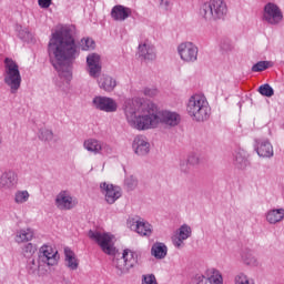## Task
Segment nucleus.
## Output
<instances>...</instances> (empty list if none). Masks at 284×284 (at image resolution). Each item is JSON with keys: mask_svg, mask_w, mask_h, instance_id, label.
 Instances as JSON below:
<instances>
[{"mask_svg": "<svg viewBox=\"0 0 284 284\" xmlns=\"http://www.w3.org/2000/svg\"><path fill=\"white\" fill-rule=\"evenodd\" d=\"M72 34V27L63 26L51 34L48 44L49 59L59 75L55 85L62 92L70 90L72 63L79 57V45Z\"/></svg>", "mask_w": 284, "mask_h": 284, "instance_id": "1", "label": "nucleus"}, {"mask_svg": "<svg viewBox=\"0 0 284 284\" xmlns=\"http://www.w3.org/2000/svg\"><path fill=\"white\" fill-rule=\"evenodd\" d=\"M122 110L126 123L133 130L145 132V130H154V128H159V114L150 108V104L141 102V99L139 98L125 99Z\"/></svg>", "mask_w": 284, "mask_h": 284, "instance_id": "2", "label": "nucleus"}, {"mask_svg": "<svg viewBox=\"0 0 284 284\" xmlns=\"http://www.w3.org/2000/svg\"><path fill=\"white\" fill-rule=\"evenodd\" d=\"M186 113L195 123H203L210 119L212 109L207 98L203 94H193L186 102Z\"/></svg>", "mask_w": 284, "mask_h": 284, "instance_id": "3", "label": "nucleus"}, {"mask_svg": "<svg viewBox=\"0 0 284 284\" xmlns=\"http://www.w3.org/2000/svg\"><path fill=\"white\" fill-rule=\"evenodd\" d=\"M200 16L205 21H221L227 17V4L223 0H211L201 6Z\"/></svg>", "mask_w": 284, "mask_h": 284, "instance_id": "4", "label": "nucleus"}, {"mask_svg": "<svg viewBox=\"0 0 284 284\" xmlns=\"http://www.w3.org/2000/svg\"><path fill=\"white\" fill-rule=\"evenodd\" d=\"M4 83L10 88L11 94H17L19 88H21V71H19V64L11 58L4 59Z\"/></svg>", "mask_w": 284, "mask_h": 284, "instance_id": "5", "label": "nucleus"}, {"mask_svg": "<svg viewBox=\"0 0 284 284\" xmlns=\"http://www.w3.org/2000/svg\"><path fill=\"white\" fill-rule=\"evenodd\" d=\"M139 263V254L132 250H124L122 255H115L113 257L112 265L115 267V274L123 276L130 274V271L134 265Z\"/></svg>", "mask_w": 284, "mask_h": 284, "instance_id": "6", "label": "nucleus"}, {"mask_svg": "<svg viewBox=\"0 0 284 284\" xmlns=\"http://www.w3.org/2000/svg\"><path fill=\"white\" fill-rule=\"evenodd\" d=\"M88 235L91 241H94L97 244H99L104 254H108L109 256H114V254H116V247H114L113 242L114 235L92 230L89 231Z\"/></svg>", "mask_w": 284, "mask_h": 284, "instance_id": "7", "label": "nucleus"}, {"mask_svg": "<svg viewBox=\"0 0 284 284\" xmlns=\"http://www.w3.org/2000/svg\"><path fill=\"white\" fill-rule=\"evenodd\" d=\"M37 265L34 271H41L43 265H48L49 267H54V265L59 264V251L54 250L51 245L43 244L40 247V253L38 256Z\"/></svg>", "mask_w": 284, "mask_h": 284, "instance_id": "8", "label": "nucleus"}, {"mask_svg": "<svg viewBox=\"0 0 284 284\" xmlns=\"http://www.w3.org/2000/svg\"><path fill=\"white\" fill-rule=\"evenodd\" d=\"M54 204L58 210L68 212L79 205V200H77L70 191L62 190L57 194Z\"/></svg>", "mask_w": 284, "mask_h": 284, "instance_id": "9", "label": "nucleus"}, {"mask_svg": "<svg viewBox=\"0 0 284 284\" xmlns=\"http://www.w3.org/2000/svg\"><path fill=\"white\" fill-rule=\"evenodd\" d=\"M178 54L184 63H195L199 60V47L192 42H182L178 47Z\"/></svg>", "mask_w": 284, "mask_h": 284, "instance_id": "10", "label": "nucleus"}, {"mask_svg": "<svg viewBox=\"0 0 284 284\" xmlns=\"http://www.w3.org/2000/svg\"><path fill=\"white\" fill-rule=\"evenodd\" d=\"M263 21L270 26H278L283 21V11L275 3L268 2L264 6Z\"/></svg>", "mask_w": 284, "mask_h": 284, "instance_id": "11", "label": "nucleus"}, {"mask_svg": "<svg viewBox=\"0 0 284 284\" xmlns=\"http://www.w3.org/2000/svg\"><path fill=\"white\" fill-rule=\"evenodd\" d=\"M100 192L103 194L104 200L109 205H114V203L123 196V191H121L120 186L108 182L100 183Z\"/></svg>", "mask_w": 284, "mask_h": 284, "instance_id": "12", "label": "nucleus"}, {"mask_svg": "<svg viewBox=\"0 0 284 284\" xmlns=\"http://www.w3.org/2000/svg\"><path fill=\"white\" fill-rule=\"evenodd\" d=\"M92 103L94 109L101 112L112 113L119 110V103H116L115 99L110 97L98 95L93 98Z\"/></svg>", "mask_w": 284, "mask_h": 284, "instance_id": "13", "label": "nucleus"}, {"mask_svg": "<svg viewBox=\"0 0 284 284\" xmlns=\"http://www.w3.org/2000/svg\"><path fill=\"white\" fill-rule=\"evenodd\" d=\"M126 226L132 232H136L140 236H152V224L144 220L134 217L126 221Z\"/></svg>", "mask_w": 284, "mask_h": 284, "instance_id": "14", "label": "nucleus"}, {"mask_svg": "<svg viewBox=\"0 0 284 284\" xmlns=\"http://www.w3.org/2000/svg\"><path fill=\"white\" fill-rule=\"evenodd\" d=\"M192 236V227L187 224L181 225L172 235L171 241L174 247H185V241Z\"/></svg>", "mask_w": 284, "mask_h": 284, "instance_id": "15", "label": "nucleus"}, {"mask_svg": "<svg viewBox=\"0 0 284 284\" xmlns=\"http://www.w3.org/2000/svg\"><path fill=\"white\" fill-rule=\"evenodd\" d=\"M253 148L261 159H272L274 156V145L267 139H255Z\"/></svg>", "mask_w": 284, "mask_h": 284, "instance_id": "16", "label": "nucleus"}, {"mask_svg": "<svg viewBox=\"0 0 284 284\" xmlns=\"http://www.w3.org/2000/svg\"><path fill=\"white\" fill-rule=\"evenodd\" d=\"M19 185V174L17 172L9 170L1 174L0 176V189L1 190H16Z\"/></svg>", "mask_w": 284, "mask_h": 284, "instance_id": "17", "label": "nucleus"}, {"mask_svg": "<svg viewBox=\"0 0 284 284\" xmlns=\"http://www.w3.org/2000/svg\"><path fill=\"white\" fill-rule=\"evenodd\" d=\"M88 72L93 79H99L101 74V55L98 53H90L87 57Z\"/></svg>", "mask_w": 284, "mask_h": 284, "instance_id": "18", "label": "nucleus"}, {"mask_svg": "<svg viewBox=\"0 0 284 284\" xmlns=\"http://www.w3.org/2000/svg\"><path fill=\"white\" fill-rule=\"evenodd\" d=\"M132 148L138 156H148L150 154V142L145 135H136L133 140Z\"/></svg>", "mask_w": 284, "mask_h": 284, "instance_id": "19", "label": "nucleus"}, {"mask_svg": "<svg viewBox=\"0 0 284 284\" xmlns=\"http://www.w3.org/2000/svg\"><path fill=\"white\" fill-rule=\"evenodd\" d=\"M159 123H164L170 128H176L181 123V114L174 111H161L158 113Z\"/></svg>", "mask_w": 284, "mask_h": 284, "instance_id": "20", "label": "nucleus"}, {"mask_svg": "<svg viewBox=\"0 0 284 284\" xmlns=\"http://www.w3.org/2000/svg\"><path fill=\"white\" fill-rule=\"evenodd\" d=\"M250 154L243 149H237L233 153V164L237 170H245L250 165Z\"/></svg>", "mask_w": 284, "mask_h": 284, "instance_id": "21", "label": "nucleus"}, {"mask_svg": "<svg viewBox=\"0 0 284 284\" xmlns=\"http://www.w3.org/2000/svg\"><path fill=\"white\" fill-rule=\"evenodd\" d=\"M129 17H132V9L125 6L116 4L111 9V19L113 21H125Z\"/></svg>", "mask_w": 284, "mask_h": 284, "instance_id": "22", "label": "nucleus"}, {"mask_svg": "<svg viewBox=\"0 0 284 284\" xmlns=\"http://www.w3.org/2000/svg\"><path fill=\"white\" fill-rule=\"evenodd\" d=\"M139 57L143 58L144 61H154L156 59V49L148 41L139 45Z\"/></svg>", "mask_w": 284, "mask_h": 284, "instance_id": "23", "label": "nucleus"}, {"mask_svg": "<svg viewBox=\"0 0 284 284\" xmlns=\"http://www.w3.org/2000/svg\"><path fill=\"white\" fill-rule=\"evenodd\" d=\"M64 265L71 272L79 270V258H77V254L70 247H64Z\"/></svg>", "mask_w": 284, "mask_h": 284, "instance_id": "24", "label": "nucleus"}, {"mask_svg": "<svg viewBox=\"0 0 284 284\" xmlns=\"http://www.w3.org/2000/svg\"><path fill=\"white\" fill-rule=\"evenodd\" d=\"M33 239H34V230H32L31 227H27V229H20L16 232L14 241L19 245H21V243H30V241H32Z\"/></svg>", "mask_w": 284, "mask_h": 284, "instance_id": "25", "label": "nucleus"}, {"mask_svg": "<svg viewBox=\"0 0 284 284\" xmlns=\"http://www.w3.org/2000/svg\"><path fill=\"white\" fill-rule=\"evenodd\" d=\"M102 143L101 140L90 138L83 142V148L87 152H91V154H101Z\"/></svg>", "mask_w": 284, "mask_h": 284, "instance_id": "26", "label": "nucleus"}, {"mask_svg": "<svg viewBox=\"0 0 284 284\" xmlns=\"http://www.w3.org/2000/svg\"><path fill=\"white\" fill-rule=\"evenodd\" d=\"M99 85L104 92H114L116 80L110 75H102L99 80Z\"/></svg>", "mask_w": 284, "mask_h": 284, "instance_id": "27", "label": "nucleus"}, {"mask_svg": "<svg viewBox=\"0 0 284 284\" xmlns=\"http://www.w3.org/2000/svg\"><path fill=\"white\" fill-rule=\"evenodd\" d=\"M284 219V209H274L267 212L266 221L271 223V225H275V223H281Z\"/></svg>", "mask_w": 284, "mask_h": 284, "instance_id": "28", "label": "nucleus"}, {"mask_svg": "<svg viewBox=\"0 0 284 284\" xmlns=\"http://www.w3.org/2000/svg\"><path fill=\"white\" fill-rule=\"evenodd\" d=\"M151 254L155 258H165L168 256V246L163 243H155L151 248Z\"/></svg>", "mask_w": 284, "mask_h": 284, "instance_id": "29", "label": "nucleus"}, {"mask_svg": "<svg viewBox=\"0 0 284 284\" xmlns=\"http://www.w3.org/2000/svg\"><path fill=\"white\" fill-rule=\"evenodd\" d=\"M16 205H23L30 201V192L28 190H18L13 195Z\"/></svg>", "mask_w": 284, "mask_h": 284, "instance_id": "30", "label": "nucleus"}, {"mask_svg": "<svg viewBox=\"0 0 284 284\" xmlns=\"http://www.w3.org/2000/svg\"><path fill=\"white\" fill-rule=\"evenodd\" d=\"M234 284H256V282L254 281V277L247 275V273L245 272H239L235 276H234Z\"/></svg>", "mask_w": 284, "mask_h": 284, "instance_id": "31", "label": "nucleus"}, {"mask_svg": "<svg viewBox=\"0 0 284 284\" xmlns=\"http://www.w3.org/2000/svg\"><path fill=\"white\" fill-rule=\"evenodd\" d=\"M209 277L207 281L211 284H223V275L221 274V271L216 268H211L207 271Z\"/></svg>", "mask_w": 284, "mask_h": 284, "instance_id": "32", "label": "nucleus"}, {"mask_svg": "<svg viewBox=\"0 0 284 284\" xmlns=\"http://www.w3.org/2000/svg\"><path fill=\"white\" fill-rule=\"evenodd\" d=\"M241 258L245 265H256V257L252 253V250L244 248L241 252Z\"/></svg>", "mask_w": 284, "mask_h": 284, "instance_id": "33", "label": "nucleus"}, {"mask_svg": "<svg viewBox=\"0 0 284 284\" xmlns=\"http://www.w3.org/2000/svg\"><path fill=\"white\" fill-rule=\"evenodd\" d=\"M16 32H18V37L22 41H30V39H32V33H30L28 28H23L21 24L16 26Z\"/></svg>", "mask_w": 284, "mask_h": 284, "instance_id": "34", "label": "nucleus"}, {"mask_svg": "<svg viewBox=\"0 0 284 284\" xmlns=\"http://www.w3.org/2000/svg\"><path fill=\"white\" fill-rule=\"evenodd\" d=\"M95 45H97V43L91 38H82L81 41H80V48L84 52H88L90 50H94Z\"/></svg>", "mask_w": 284, "mask_h": 284, "instance_id": "35", "label": "nucleus"}, {"mask_svg": "<svg viewBox=\"0 0 284 284\" xmlns=\"http://www.w3.org/2000/svg\"><path fill=\"white\" fill-rule=\"evenodd\" d=\"M124 185L128 192H133L135 187H139V180H136V178L131 175L124 180Z\"/></svg>", "mask_w": 284, "mask_h": 284, "instance_id": "36", "label": "nucleus"}, {"mask_svg": "<svg viewBox=\"0 0 284 284\" xmlns=\"http://www.w3.org/2000/svg\"><path fill=\"white\" fill-rule=\"evenodd\" d=\"M179 170L184 176H190V174H192V166L186 160H180Z\"/></svg>", "mask_w": 284, "mask_h": 284, "instance_id": "37", "label": "nucleus"}, {"mask_svg": "<svg viewBox=\"0 0 284 284\" xmlns=\"http://www.w3.org/2000/svg\"><path fill=\"white\" fill-rule=\"evenodd\" d=\"M267 68H272V62L270 61H260L252 67V72H263L267 70Z\"/></svg>", "mask_w": 284, "mask_h": 284, "instance_id": "38", "label": "nucleus"}, {"mask_svg": "<svg viewBox=\"0 0 284 284\" xmlns=\"http://www.w3.org/2000/svg\"><path fill=\"white\" fill-rule=\"evenodd\" d=\"M38 136L41 141H52L54 133L49 129H40Z\"/></svg>", "mask_w": 284, "mask_h": 284, "instance_id": "39", "label": "nucleus"}, {"mask_svg": "<svg viewBox=\"0 0 284 284\" xmlns=\"http://www.w3.org/2000/svg\"><path fill=\"white\" fill-rule=\"evenodd\" d=\"M258 92L260 94H262V97H267V98L274 97V89L268 83L262 84L258 88Z\"/></svg>", "mask_w": 284, "mask_h": 284, "instance_id": "40", "label": "nucleus"}, {"mask_svg": "<svg viewBox=\"0 0 284 284\" xmlns=\"http://www.w3.org/2000/svg\"><path fill=\"white\" fill-rule=\"evenodd\" d=\"M22 252L27 258H30V256L37 253V245L28 243L23 246Z\"/></svg>", "mask_w": 284, "mask_h": 284, "instance_id": "41", "label": "nucleus"}, {"mask_svg": "<svg viewBox=\"0 0 284 284\" xmlns=\"http://www.w3.org/2000/svg\"><path fill=\"white\" fill-rule=\"evenodd\" d=\"M185 161H187L191 168H194L195 165L201 164V156L196 153H191L187 155V159Z\"/></svg>", "mask_w": 284, "mask_h": 284, "instance_id": "42", "label": "nucleus"}, {"mask_svg": "<svg viewBox=\"0 0 284 284\" xmlns=\"http://www.w3.org/2000/svg\"><path fill=\"white\" fill-rule=\"evenodd\" d=\"M143 94L144 97H150V98H154L159 95V89L152 87V88H145L143 90Z\"/></svg>", "mask_w": 284, "mask_h": 284, "instance_id": "43", "label": "nucleus"}, {"mask_svg": "<svg viewBox=\"0 0 284 284\" xmlns=\"http://www.w3.org/2000/svg\"><path fill=\"white\" fill-rule=\"evenodd\" d=\"M38 6H40L44 10H48V8L52 6V0H38Z\"/></svg>", "mask_w": 284, "mask_h": 284, "instance_id": "44", "label": "nucleus"}, {"mask_svg": "<svg viewBox=\"0 0 284 284\" xmlns=\"http://www.w3.org/2000/svg\"><path fill=\"white\" fill-rule=\"evenodd\" d=\"M101 154H112V146L105 142H102Z\"/></svg>", "mask_w": 284, "mask_h": 284, "instance_id": "45", "label": "nucleus"}, {"mask_svg": "<svg viewBox=\"0 0 284 284\" xmlns=\"http://www.w3.org/2000/svg\"><path fill=\"white\" fill-rule=\"evenodd\" d=\"M160 6L163 8V10H171L172 0H160Z\"/></svg>", "mask_w": 284, "mask_h": 284, "instance_id": "46", "label": "nucleus"}, {"mask_svg": "<svg viewBox=\"0 0 284 284\" xmlns=\"http://www.w3.org/2000/svg\"><path fill=\"white\" fill-rule=\"evenodd\" d=\"M196 284H207V278L204 275H196L195 276Z\"/></svg>", "mask_w": 284, "mask_h": 284, "instance_id": "47", "label": "nucleus"}, {"mask_svg": "<svg viewBox=\"0 0 284 284\" xmlns=\"http://www.w3.org/2000/svg\"><path fill=\"white\" fill-rule=\"evenodd\" d=\"M3 143V138L0 136V145Z\"/></svg>", "mask_w": 284, "mask_h": 284, "instance_id": "48", "label": "nucleus"}, {"mask_svg": "<svg viewBox=\"0 0 284 284\" xmlns=\"http://www.w3.org/2000/svg\"><path fill=\"white\" fill-rule=\"evenodd\" d=\"M33 265H36L37 262H34V260L32 261Z\"/></svg>", "mask_w": 284, "mask_h": 284, "instance_id": "49", "label": "nucleus"}]
</instances>
